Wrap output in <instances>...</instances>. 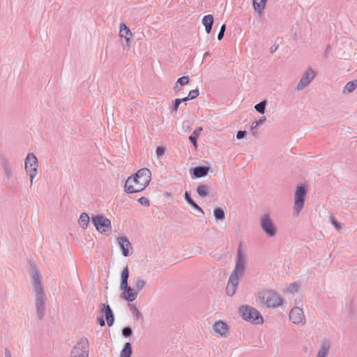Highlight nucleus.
Wrapping results in <instances>:
<instances>
[{
  "label": "nucleus",
  "instance_id": "1",
  "mask_svg": "<svg viewBox=\"0 0 357 357\" xmlns=\"http://www.w3.org/2000/svg\"><path fill=\"white\" fill-rule=\"evenodd\" d=\"M247 266V251L243 247L242 243L238 244L237 248L236 257L235 259V267L231 273L227 285L226 287V292L229 296L235 294L239 284L240 278L243 276Z\"/></svg>",
  "mask_w": 357,
  "mask_h": 357
},
{
  "label": "nucleus",
  "instance_id": "2",
  "mask_svg": "<svg viewBox=\"0 0 357 357\" xmlns=\"http://www.w3.org/2000/svg\"><path fill=\"white\" fill-rule=\"evenodd\" d=\"M31 278L36 313L38 319L41 320L45 317V301L47 300V297L45 294L44 287L42 282V277L38 270L33 266L31 268Z\"/></svg>",
  "mask_w": 357,
  "mask_h": 357
},
{
  "label": "nucleus",
  "instance_id": "3",
  "mask_svg": "<svg viewBox=\"0 0 357 357\" xmlns=\"http://www.w3.org/2000/svg\"><path fill=\"white\" fill-rule=\"evenodd\" d=\"M151 172L147 168L139 169L133 176H130L126 181L125 190L128 193L141 192L149 184Z\"/></svg>",
  "mask_w": 357,
  "mask_h": 357
},
{
  "label": "nucleus",
  "instance_id": "4",
  "mask_svg": "<svg viewBox=\"0 0 357 357\" xmlns=\"http://www.w3.org/2000/svg\"><path fill=\"white\" fill-rule=\"evenodd\" d=\"M257 302L266 307H277L282 305V296L273 290H263L258 293Z\"/></svg>",
  "mask_w": 357,
  "mask_h": 357
},
{
  "label": "nucleus",
  "instance_id": "5",
  "mask_svg": "<svg viewBox=\"0 0 357 357\" xmlns=\"http://www.w3.org/2000/svg\"><path fill=\"white\" fill-rule=\"evenodd\" d=\"M238 313L245 321L253 324H262L264 322L260 312L250 305H244L241 306L238 309Z\"/></svg>",
  "mask_w": 357,
  "mask_h": 357
},
{
  "label": "nucleus",
  "instance_id": "6",
  "mask_svg": "<svg viewBox=\"0 0 357 357\" xmlns=\"http://www.w3.org/2000/svg\"><path fill=\"white\" fill-rule=\"evenodd\" d=\"M259 226L266 236L269 238H273L278 234L277 227L269 213H264L260 217Z\"/></svg>",
  "mask_w": 357,
  "mask_h": 357
},
{
  "label": "nucleus",
  "instance_id": "7",
  "mask_svg": "<svg viewBox=\"0 0 357 357\" xmlns=\"http://www.w3.org/2000/svg\"><path fill=\"white\" fill-rule=\"evenodd\" d=\"M24 167L30 177L31 185L38 174V161L34 153H29L24 160Z\"/></svg>",
  "mask_w": 357,
  "mask_h": 357
},
{
  "label": "nucleus",
  "instance_id": "8",
  "mask_svg": "<svg viewBox=\"0 0 357 357\" xmlns=\"http://www.w3.org/2000/svg\"><path fill=\"white\" fill-rule=\"evenodd\" d=\"M89 343L86 337H82L71 350L70 357H89Z\"/></svg>",
  "mask_w": 357,
  "mask_h": 357
},
{
  "label": "nucleus",
  "instance_id": "9",
  "mask_svg": "<svg viewBox=\"0 0 357 357\" xmlns=\"http://www.w3.org/2000/svg\"><path fill=\"white\" fill-rule=\"evenodd\" d=\"M307 190L305 185H300L296 188L294 193V210L298 215L304 206L306 198Z\"/></svg>",
  "mask_w": 357,
  "mask_h": 357
},
{
  "label": "nucleus",
  "instance_id": "10",
  "mask_svg": "<svg viewBox=\"0 0 357 357\" xmlns=\"http://www.w3.org/2000/svg\"><path fill=\"white\" fill-rule=\"evenodd\" d=\"M91 222L96 229L100 233L110 232L111 221L102 215H98L91 218Z\"/></svg>",
  "mask_w": 357,
  "mask_h": 357
},
{
  "label": "nucleus",
  "instance_id": "11",
  "mask_svg": "<svg viewBox=\"0 0 357 357\" xmlns=\"http://www.w3.org/2000/svg\"><path fill=\"white\" fill-rule=\"evenodd\" d=\"M316 75V72L312 68H307L301 77L296 86V89L299 91L303 90L312 82Z\"/></svg>",
  "mask_w": 357,
  "mask_h": 357
},
{
  "label": "nucleus",
  "instance_id": "12",
  "mask_svg": "<svg viewBox=\"0 0 357 357\" xmlns=\"http://www.w3.org/2000/svg\"><path fill=\"white\" fill-rule=\"evenodd\" d=\"M289 319L294 324L304 326L306 323L304 312L299 307H293L289 312Z\"/></svg>",
  "mask_w": 357,
  "mask_h": 357
},
{
  "label": "nucleus",
  "instance_id": "13",
  "mask_svg": "<svg viewBox=\"0 0 357 357\" xmlns=\"http://www.w3.org/2000/svg\"><path fill=\"white\" fill-rule=\"evenodd\" d=\"M117 243L122 250V255L124 257L129 255V250L132 249V245L126 236H120L117 238Z\"/></svg>",
  "mask_w": 357,
  "mask_h": 357
},
{
  "label": "nucleus",
  "instance_id": "14",
  "mask_svg": "<svg viewBox=\"0 0 357 357\" xmlns=\"http://www.w3.org/2000/svg\"><path fill=\"white\" fill-rule=\"evenodd\" d=\"M100 306V311L102 314H105L107 325L109 326H112L114 322V317L111 307H109V305H105V303H102Z\"/></svg>",
  "mask_w": 357,
  "mask_h": 357
},
{
  "label": "nucleus",
  "instance_id": "15",
  "mask_svg": "<svg viewBox=\"0 0 357 357\" xmlns=\"http://www.w3.org/2000/svg\"><path fill=\"white\" fill-rule=\"evenodd\" d=\"M121 290L123 291L122 296L129 302L134 301L137 297V291L129 287L128 284L126 288L121 289Z\"/></svg>",
  "mask_w": 357,
  "mask_h": 357
},
{
  "label": "nucleus",
  "instance_id": "16",
  "mask_svg": "<svg viewBox=\"0 0 357 357\" xmlns=\"http://www.w3.org/2000/svg\"><path fill=\"white\" fill-rule=\"evenodd\" d=\"M213 330L216 334L225 337L228 332V326L222 321H219L214 324Z\"/></svg>",
  "mask_w": 357,
  "mask_h": 357
},
{
  "label": "nucleus",
  "instance_id": "17",
  "mask_svg": "<svg viewBox=\"0 0 357 357\" xmlns=\"http://www.w3.org/2000/svg\"><path fill=\"white\" fill-rule=\"evenodd\" d=\"M331 349V344L328 340H324L320 345L316 357H328Z\"/></svg>",
  "mask_w": 357,
  "mask_h": 357
},
{
  "label": "nucleus",
  "instance_id": "18",
  "mask_svg": "<svg viewBox=\"0 0 357 357\" xmlns=\"http://www.w3.org/2000/svg\"><path fill=\"white\" fill-rule=\"evenodd\" d=\"M119 36L124 38L126 40L127 45H130V38L132 37V32L130 29L124 23L120 24Z\"/></svg>",
  "mask_w": 357,
  "mask_h": 357
},
{
  "label": "nucleus",
  "instance_id": "19",
  "mask_svg": "<svg viewBox=\"0 0 357 357\" xmlns=\"http://www.w3.org/2000/svg\"><path fill=\"white\" fill-rule=\"evenodd\" d=\"M2 167L4 174L8 179H10L13 177V172L12 168V164L8 159H3L2 161Z\"/></svg>",
  "mask_w": 357,
  "mask_h": 357
},
{
  "label": "nucleus",
  "instance_id": "20",
  "mask_svg": "<svg viewBox=\"0 0 357 357\" xmlns=\"http://www.w3.org/2000/svg\"><path fill=\"white\" fill-rule=\"evenodd\" d=\"M267 0H252L253 8L256 13L261 15L266 8Z\"/></svg>",
  "mask_w": 357,
  "mask_h": 357
},
{
  "label": "nucleus",
  "instance_id": "21",
  "mask_svg": "<svg viewBox=\"0 0 357 357\" xmlns=\"http://www.w3.org/2000/svg\"><path fill=\"white\" fill-rule=\"evenodd\" d=\"M202 24L204 25L206 31L209 33L211 31L213 24V17L212 15H207L202 19Z\"/></svg>",
  "mask_w": 357,
  "mask_h": 357
},
{
  "label": "nucleus",
  "instance_id": "22",
  "mask_svg": "<svg viewBox=\"0 0 357 357\" xmlns=\"http://www.w3.org/2000/svg\"><path fill=\"white\" fill-rule=\"evenodd\" d=\"M209 171V168L205 166L196 167L193 169V174L196 178L205 176Z\"/></svg>",
  "mask_w": 357,
  "mask_h": 357
},
{
  "label": "nucleus",
  "instance_id": "23",
  "mask_svg": "<svg viewBox=\"0 0 357 357\" xmlns=\"http://www.w3.org/2000/svg\"><path fill=\"white\" fill-rule=\"evenodd\" d=\"M357 87V80L354 79L347 82L343 88L342 93L344 95L352 93Z\"/></svg>",
  "mask_w": 357,
  "mask_h": 357
},
{
  "label": "nucleus",
  "instance_id": "24",
  "mask_svg": "<svg viewBox=\"0 0 357 357\" xmlns=\"http://www.w3.org/2000/svg\"><path fill=\"white\" fill-rule=\"evenodd\" d=\"M128 278H129V269H128V266H126L123 268V270L121 273V280L120 289H123V288L127 287Z\"/></svg>",
  "mask_w": 357,
  "mask_h": 357
},
{
  "label": "nucleus",
  "instance_id": "25",
  "mask_svg": "<svg viewBox=\"0 0 357 357\" xmlns=\"http://www.w3.org/2000/svg\"><path fill=\"white\" fill-rule=\"evenodd\" d=\"M89 220H90V218H89V215L86 213H81V215L79 216V218L78 220V223L82 229H86V227L89 225Z\"/></svg>",
  "mask_w": 357,
  "mask_h": 357
},
{
  "label": "nucleus",
  "instance_id": "26",
  "mask_svg": "<svg viewBox=\"0 0 357 357\" xmlns=\"http://www.w3.org/2000/svg\"><path fill=\"white\" fill-rule=\"evenodd\" d=\"M210 187L208 185L202 184L197 187V192L202 197H205L208 195Z\"/></svg>",
  "mask_w": 357,
  "mask_h": 357
},
{
  "label": "nucleus",
  "instance_id": "27",
  "mask_svg": "<svg viewBox=\"0 0 357 357\" xmlns=\"http://www.w3.org/2000/svg\"><path fill=\"white\" fill-rule=\"evenodd\" d=\"M202 130V127L197 128L192 132V134L189 137L190 141L193 144L195 148H197V139L198 138L199 133Z\"/></svg>",
  "mask_w": 357,
  "mask_h": 357
},
{
  "label": "nucleus",
  "instance_id": "28",
  "mask_svg": "<svg viewBox=\"0 0 357 357\" xmlns=\"http://www.w3.org/2000/svg\"><path fill=\"white\" fill-rule=\"evenodd\" d=\"M132 354L131 344L126 342L124 348L121 351V357H130Z\"/></svg>",
  "mask_w": 357,
  "mask_h": 357
},
{
  "label": "nucleus",
  "instance_id": "29",
  "mask_svg": "<svg viewBox=\"0 0 357 357\" xmlns=\"http://www.w3.org/2000/svg\"><path fill=\"white\" fill-rule=\"evenodd\" d=\"M213 215L216 220H222L225 218V211L220 208H216L213 211Z\"/></svg>",
  "mask_w": 357,
  "mask_h": 357
},
{
  "label": "nucleus",
  "instance_id": "30",
  "mask_svg": "<svg viewBox=\"0 0 357 357\" xmlns=\"http://www.w3.org/2000/svg\"><path fill=\"white\" fill-rule=\"evenodd\" d=\"M134 284L135 287V289L138 291H141L146 284V281L144 280L140 279L139 278H136L134 279Z\"/></svg>",
  "mask_w": 357,
  "mask_h": 357
},
{
  "label": "nucleus",
  "instance_id": "31",
  "mask_svg": "<svg viewBox=\"0 0 357 357\" xmlns=\"http://www.w3.org/2000/svg\"><path fill=\"white\" fill-rule=\"evenodd\" d=\"M266 105H267L266 100L261 101L259 103L255 105V109L259 113L264 114Z\"/></svg>",
  "mask_w": 357,
  "mask_h": 357
},
{
  "label": "nucleus",
  "instance_id": "32",
  "mask_svg": "<svg viewBox=\"0 0 357 357\" xmlns=\"http://www.w3.org/2000/svg\"><path fill=\"white\" fill-rule=\"evenodd\" d=\"M300 284L298 282H293L289 285L287 288L286 291L290 294H294L298 291Z\"/></svg>",
  "mask_w": 357,
  "mask_h": 357
},
{
  "label": "nucleus",
  "instance_id": "33",
  "mask_svg": "<svg viewBox=\"0 0 357 357\" xmlns=\"http://www.w3.org/2000/svg\"><path fill=\"white\" fill-rule=\"evenodd\" d=\"M130 311L132 314L135 316L137 319L142 320L143 319V315L142 312L137 309V307L135 305H131L130 306Z\"/></svg>",
  "mask_w": 357,
  "mask_h": 357
},
{
  "label": "nucleus",
  "instance_id": "34",
  "mask_svg": "<svg viewBox=\"0 0 357 357\" xmlns=\"http://www.w3.org/2000/svg\"><path fill=\"white\" fill-rule=\"evenodd\" d=\"M330 222L338 231H340L342 225L337 220V219L335 217L331 216L330 218Z\"/></svg>",
  "mask_w": 357,
  "mask_h": 357
},
{
  "label": "nucleus",
  "instance_id": "35",
  "mask_svg": "<svg viewBox=\"0 0 357 357\" xmlns=\"http://www.w3.org/2000/svg\"><path fill=\"white\" fill-rule=\"evenodd\" d=\"M189 82V77L188 76H183L178 79L176 84L181 86H184Z\"/></svg>",
  "mask_w": 357,
  "mask_h": 357
},
{
  "label": "nucleus",
  "instance_id": "36",
  "mask_svg": "<svg viewBox=\"0 0 357 357\" xmlns=\"http://www.w3.org/2000/svg\"><path fill=\"white\" fill-rule=\"evenodd\" d=\"M132 334V330L130 327H125L122 330V335L126 337L131 336Z\"/></svg>",
  "mask_w": 357,
  "mask_h": 357
},
{
  "label": "nucleus",
  "instance_id": "37",
  "mask_svg": "<svg viewBox=\"0 0 357 357\" xmlns=\"http://www.w3.org/2000/svg\"><path fill=\"white\" fill-rule=\"evenodd\" d=\"M199 94L198 89H193L191 90L188 93V99H195L197 98Z\"/></svg>",
  "mask_w": 357,
  "mask_h": 357
},
{
  "label": "nucleus",
  "instance_id": "38",
  "mask_svg": "<svg viewBox=\"0 0 357 357\" xmlns=\"http://www.w3.org/2000/svg\"><path fill=\"white\" fill-rule=\"evenodd\" d=\"M138 202L142 206H149L150 205L149 200L144 197H142L138 199Z\"/></svg>",
  "mask_w": 357,
  "mask_h": 357
},
{
  "label": "nucleus",
  "instance_id": "39",
  "mask_svg": "<svg viewBox=\"0 0 357 357\" xmlns=\"http://www.w3.org/2000/svg\"><path fill=\"white\" fill-rule=\"evenodd\" d=\"M181 100H180V98H176L174 100V105L172 106V111H174V112H177L178 109V107L181 104Z\"/></svg>",
  "mask_w": 357,
  "mask_h": 357
},
{
  "label": "nucleus",
  "instance_id": "40",
  "mask_svg": "<svg viewBox=\"0 0 357 357\" xmlns=\"http://www.w3.org/2000/svg\"><path fill=\"white\" fill-rule=\"evenodd\" d=\"M225 29H226V26H225V24H223L221 26L220 30L218 34V39L219 40H221L224 37Z\"/></svg>",
  "mask_w": 357,
  "mask_h": 357
},
{
  "label": "nucleus",
  "instance_id": "41",
  "mask_svg": "<svg viewBox=\"0 0 357 357\" xmlns=\"http://www.w3.org/2000/svg\"><path fill=\"white\" fill-rule=\"evenodd\" d=\"M192 208L195 210L200 212L202 214H204V211L201 207H199L194 201L189 204Z\"/></svg>",
  "mask_w": 357,
  "mask_h": 357
},
{
  "label": "nucleus",
  "instance_id": "42",
  "mask_svg": "<svg viewBox=\"0 0 357 357\" xmlns=\"http://www.w3.org/2000/svg\"><path fill=\"white\" fill-rule=\"evenodd\" d=\"M245 135H246V131H245V130H239L237 132L236 137H237L238 139H241L245 137Z\"/></svg>",
  "mask_w": 357,
  "mask_h": 357
},
{
  "label": "nucleus",
  "instance_id": "43",
  "mask_svg": "<svg viewBox=\"0 0 357 357\" xmlns=\"http://www.w3.org/2000/svg\"><path fill=\"white\" fill-rule=\"evenodd\" d=\"M165 153V149L162 146H159L156 149V155L158 156H161L164 154Z\"/></svg>",
  "mask_w": 357,
  "mask_h": 357
},
{
  "label": "nucleus",
  "instance_id": "44",
  "mask_svg": "<svg viewBox=\"0 0 357 357\" xmlns=\"http://www.w3.org/2000/svg\"><path fill=\"white\" fill-rule=\"evenodd\" d=\"M184 198L188 204L191 203L193 201L190 197V195L188 192H185Z\"/></svg>",
  "mask_w": 357,
  "mask_h": 357
},
{
  "label": "nucleus",
  "instance_id": "45",
  "mask_svg": "<svg viewBox=\"0 0 357 357\" xmlns=\"http://www.w3.org/2000/svg\"><path fill=\"white\" fill-rule=\"evenodd\" d=\"M266 120V117L265 116H261L258 121H255L257 126H260L263 124Z\"/></svg>",
  "mask_w": 357,
  "mask_h": 357
},
{
  "label": "nucleus",
  "instance_id": "46",
  "mask_svg": "<svg viewBox=\"0 0 357 357\" xmlns=\"http://www.w3.org/2000/svg\"><path fill=\"white\" fill-rule=\"evenodd\" d=\"M259 126H257L256 125V122H253L251 125V131H252V135H256V129Z\"/></svg>",
  "mask_w": 357,
  "mask_h": 357
},
{
  "label": "nucleus",
  "instance_id": "47",
  "mask_svg": "<svg viewBox=\"0 0 357 357\" xmlns=\"http://www.w3.org/2000/svg\"><path fill=\"white\" fill-rule=\"evenodd\" d=\"M5 357H12L11 353L8 349H5Z\"/></svg>",
  "mask_w": 357,
  "mask_h": 357
},
{
  "label": "nucleus",
  "instance_id": "48",
  "mask_svg": "<svg viewBox=\"0 0 357 357\" xmlns=\"http://www.w3.org/2000/svg\"><path fill=\"white\" fill-rule=\"evenodd\" d=\"M99 324L101 326H104L105 325V320L103 319V318H100L99 319Z\"/></svg>",
  "mask_w": 357,
  "mask_h": 357
},
{
  "label": "nucleus",
  "instance_id": "49",
  "mask_svg": "<svg viewBox=\"0 0 357 357\" xmlns=\"http://www.w3.org/2000/svg\"><path fill=\"white\" fill-rule=\"evenodd\" d=\"M190 99H188V96L187 97H185L183 98H180L181 102H186L188 100H190Z\"/></svg>",
  "mask_w": 357,
  "mask_h": 357
},
{
  "label": "nucleus",
  "instance_id": "50",
  "mask_svg": "<svg viewBox=\"0 0 357 357\" xmlns=\"http://www.w3.org/2000/svg\"><path fill=\"white\" fill-rule=\"evenodd\" d=\"M174 90L175 92L180 91V88L178 86L177 84H176V86L174 87Z\"/></svg>",
  "mask_w": 357,
  "mask_h": 357
},
{
  "label": "nucleus",
  "instance_id": "51",
  "mask_svg": "<svg viewBox=\"0 0 357 357\" xmlns=\"http://www.w3.org/2000/svg\"><path fill=\"white\" fill-rule=\"evenodd\" d=\"M210 56V52H206L204 54V58H206L207 56Z\"/></svg>",
  "mask_w": 357,
  "mask_h": 357
}]
</instances>
